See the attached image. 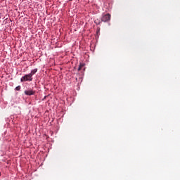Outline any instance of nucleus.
Segmentation results:
<instances>
[{"label":"nucleus","mask_w":180,"mask_h":180,"mask_svg":"<svg viewBox=\"0 0 180 180\" xmlns=\"http://www.w3.org/2000/svg\"><path fill=\"white\" fill-rule=\"evenodd\" d=\"M26 81H33V77L30 73L22 77L20 79V82H26Z\"/></svg>","instance_id":"f257e3e1"},{"label":"nucleus","mask_w":180,"mask_h":180,"mask_svg":"<svg viewBox=\"0 0 180 180\" xmlns=\"http://www.w3.org/2000/svg\"><path fill=\"white\" fill-rule=\"evenodd\" d=\"M110 18H111V15L109 13L103 15L101 17V22H110Z\"/></svg>","instance_id":"f03ea898"},{"label":"nucleus","mask_w":180,"mask_h":180,"mask_svg":"<svg viewBox=\"0 0 180 180\" xmlns=\"http://www.w3.org/2000/svg\"><path fill=\"white\" fill-rule=\"evenodd\" d=\"M25 94L27 95L28 96H30L32 95H34L35 92L34 91L30 89V90H25Z\"/></svg>","instance_id":"7ed1b4c3"},{"label":"nucleus","mask_w":180,"mask_h":180,"mask_svg":"<svg viewBox=\"0 0 180 180\" xmlns=\"http://www.w3.org/2000/svg\"><path fill=\"white\" fill-rule=\"evenodd\" d=\"M36 72H37V68L32 70L30 74L31 77H33V76L34 75V74H36Z\"/></svg>","instance_id":"20e7f679"},{"label":"nucleus","mask_w":180,"mask_h":180,"mask_svg":"<svg viewBox=\"0 0 180 180\" xmlns=\"http://www.w3.org/2000/svg\"><path fill=\"white\" fill-rule=\"evenodd\" d=\"M84 67H85V63H80L79 66L78 68V71H81V70H82V68H84Z\"/></svg>","instance_id":"39448f33"},{"label":"nucleus","mask_w":180,"mask_h":180,"mask_svg":"<svg viewBox=\"0 0 180 180\" xmlns=\"http://www.w3.org/2000/svg\"><path fill=\"white\" fill-rule=\"evenodd\" d=\"M94 23H95L96 25H101V23H102V20H99V19H96V20H94Z\"/></svg>","instance_id":"423d86ee"},{"label":"nucleus","mask_w":180,"mask_h":180,"mask_svg":"<svg viewBox=\"0 0 180 180\" xmlns=\"http://www.w3.org/2000/svg\"><path fill=\"white\" fill-rule=\"evenodd\" d=\"M20 88H21L20 86H18L15 87V91H20Z\"/></svg>","instance_id":"0eeeda50"},{"label":"nucleus","mask_w":180,"mask_h":180,"mask_svg":"<svg viewBox=\"0 0 180 180\" xmlns=\"http://www.w3.org/2000/svg\"><path fill=\"white\" fill-rule=\"evenodd\" d=\"M101 30V28L97 29V33H99V31Z\"/></svg>","instance_id":"6e6552de"}]
</instances>
